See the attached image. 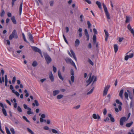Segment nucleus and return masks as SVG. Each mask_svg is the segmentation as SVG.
Segmentation results:
<instances>
[{"instance_id": "20", "label": "nucleus", "mask_w": 134, "mask_h": 134, "mask_svg": "<svg viewBox=\"0 0 134 134\" xmlns=\"http://www.w3.org/2000/svg\"><path fill=\"white\" fill-rule=\"evenodd\" d=\"M58 75L60 78L63 81L64 80V78L63 77L62 75L61 74L59 70L58 71Z\"/></svg>"}, {"instance_id": "62", "label": "nucleus", "mask_w": 134, "mask_h": 134, "mask_svg": "<svg viewBox=\"0 0 134 134\" xmlns=\"http://www.w3.org/2000/svg\"><path fill=\"white\" fill-rule=\"evenodd\" d=\"M65 30H66V32L67 33L68 32H69V28L68 27H65Z\"/></svg>"}, {"instance_id": "8", "label": "nucleus", "mask_w": 134, "mask_h": 134, "mask_svg": "<svg viewBox=\"0 0 134 134\" xmlns=\"http://www.w3.org/2000/svg\"><path fill=\"white\" fill-rule=\"evenodd\" d=\"M128 119L125 117H123L121 118L120 120V124L121 125H123V122L128 120Z\"/></svg>"}, {"instance_id": "52", "label": "nucleus", "mask_w": 134, "mask_h": 134, "mask_svg": "<svg viewBox=\"0 0 134 134\" xmlns=\"http://www.w3.org/2000/svg\"><path fill=\"white\" fill-rule=\"evenodd\" d=\"M53 70L54 72H55L57 71V69L54 66H53Z\"/></svg>"}, {"instance_id": "14", "label": "nucleus", "mask_w": 134, "mask_h": 134, "mask_svg": "<svg viewBox=\"0 0 134 134\" xmlns=\"http://www.w3.org/2000/svg\"><path fill=\"white\" fill-rule=\"evenodd\" d=\"M28 39L32 43L34 42V40L32 36L30 33H29L28 34Z\"/></svg>"}, {"instance_id": "21", "label": "nucleus", "mask_w": 134, "mask_h": 134, "mask_svg": "<svg viewBox=\"0 0 134 134\" xmlns=\"http://www.w3.org/2000/svg\"><path fill=\"white\" fill-rule=\"evenodd\" d=\"M126 20H125V23H129L131 19V18L130 16H126Z\"/></svg>"}, {"instance_id": "1", "label": "nucleus", "mask_w": 134, "mask_h": 134, "mask_svg": "<svg viewBox=\"0 0 134 134\" xmlns=\"http://www.w3.org/2000/svg\"><path fill=\"white\" fill-rule=\"evenodd\" d=\"M96 77L94 76H91V74L88 79L86 81L87 83H88V84L87 86L89 85L92 81L93 82L92 84V85H93L94 82L96 81Z\"/></svg>"}, {"instance_id": "7", "label": "nucleus", "mask_w": 134, "mask_h": 134, "mask_svg": "<svg viewBox=\"0 0 134 134\" xmlns=\"http://www.w3.org/2000/svg\"><path fill=\"white\" fill-rule=\"evenodd\" d=\"M110 87V86L108 85H107L105 86L103 92V96H105L107 94L108 91Z\"/></svg>"}, {"instance_id": "22", "label": "nucleus", "mask_w": 134, "mask_h": 134, "mask_svg": "<svg viewBox=\"0 0 134 134\" xmlns=\"http://www.w3.org/2000/svg\"><path fill=\"white\" fill-rule=\"evenodd\" d=\"M80 41L78 39L76 40L75 42V45L76 47L78 46L80 44Z\"/></svg>"}, {"instance_id": "26", "label": "nucleus", "mask_w": 134, "mask_h": 134, "mask_svg": "<svg viewBox=\"0 0 134 134\" xmlns=\"http://www.w3.org/2000/svg\"><path fill=\"white\" fill-rule=\"evenodd\" d=\"M108 116L110 118L111 121L112 122H114L115 121L114 118L113 117L112 115L110 114H108Z\"/></svg>"}, {"instance_id": "59", "label": "nucleus", "mask_w": 134, "mask_h": 134, "mask_svg": "<svg viewBox=\"0 0 134 134\" xmlns=\"http://www.w3.org/2000/svg\"><path fill=\"white\" fill-rule=\"evenodd\" d=\"M49 3L50 5L51 6H52L53 4V1H51Z\"/></svg>"}, {"instance_id": "2", "label": "nucleus", "mask_w": 134, "mask_h": 134, "mask_svg": "<svg viewBox=\"0 0 134 134\" xmlns=\"http://www.w3.org/2000/svg\"><path fill=\"white\" fill-rule=\"evenodd\" d=\"M102 4L104 10V11L105 12V14L106 15L107 19H110V14L108 10L107 7L106 5L104 3H103Z\"/></svg>"}, {"instance_id": "38", "label": "nucleus", "mask_w": 134, "mask_h": 134, "mask_svg": "<svg viewBox=\"0 0 134 134\" xmlns=\"http://www.w3.org/2000/svg\"><path fill=\"white\" fill-rule=\"evenodd\" d=\"M32 65L33 67H35L37 65V63L36 61H34L32 63Z\"/></svg>"}, {"instance_id": "16", "label": "nucleus", "mask_w": 134, "mask_h": 134, "mask_svg": "<svg viewBox=\"0 0 134 134\" xmlns=\"http://www.w3.org/2000/svg\"><path fill=\"white\" fill-rule=\"evenodd\" d=\"M92 117L95 119H97L98 120L100 118V116L98 114H93Z\"/></svg>"}, {"instance_id": "47", "label": "nucleus", "mask_w": 134, "mask_h": 134, "mask_svg": "<svg viewBox=\"0 0 134 134\" xmlns=\"http://www.w3.org/2000/svg\"><path fill=\"white\" fill-rule=\"evenodd\" d=\"M16 80V77L15 76H14L13 78V80H12V82L13 84L14 83L15 81Z\"/></svg>"}, {"instance_id": "45", "label": "nucleus", "mask_w": 134, "mask_h": 134, "mask_svg": "<svg viewBox=\"0 0 134 134\" xmlns=\"http://www.w3.org/2000/svg\"><path fill=\"white\" fill-rule=\"evenodd\" d=\"M23 118L24 120H25L26 121V122L29 123L30 122L27 119V118H26V117L25 116H23Z\"/></svg>"}, {"instance_id": "34", "label": "nucleus", "mask_w": 134, "mask_h": 134, "mask_svg": "<svg viewBox=\"0 0 134 134\" xmlns=\"http://www.w3.org/2000/svg\"><path fill=\"white\" fill-rule=\"evenodd\" d=\"M13 101L14 102V107L15 108H16L17 107V104L16 103V99L15 98H14L13 99Z\"/></svg>"}, {"instance_id": "43", "label": "nucleus", "mask_w": 134, "mask_h": 134, "mask_svg": "<svg viewBox=\"0 0 134 134\" xmlns=\"http://www.w3.org/2000/svg\"><path fill=\"white\" fill-rule=\"evenodd\" d=\"M74 75L71 76V81L72 83L74 82Z\"/></svg>"}, {"instance_id": "5", "label": "nucleus", "mask_w": 134, "mask_h": 134, "mask_svg": "<svg viewBox=\"0 0 134 134\" xmlns=\"http://www.w3.org/2000/svg\"><path fill=\"white\" fill-rule=\"evenodd\" d=\"M70 52L71 54L70 53V52L69 51H68V54L71 57H73V58L77 62V58L76 57L75 55V53L72 50V49H71L70 50Z\"/></svg>"}, {"instance_id": "24", "label": "nucleus", "mask_w": 134, "mask_h": 134, "mask_svg": "<svg viewBox=\"0 0 134 134\" xmlns=\"http://www.w3.org/2000/svg\"><path fill=\"white\" fill-rule=\"evenodd\" d=\"M96 3L98 5V7L100 9H102V8L101 6V3L100 2H99L98 1H97L96 2Z\"/></svg>"}, {"instance_id": "64", "label": "nucleus", "mask_w": 134, "mask_h": 134, "mask_svg": "<svg viewBox=\"0 0 134 134\" xmlns=\"http://www.w3.org/2000/svg\"><path fill=\"white\" fill-rule=\"evenodd\" d=\"M107 113V111L105 109H104V111L103 112V113L104 115H105Z\"/></svg>"}, {"instance_id": "17", "label": "nucleus", "mask_w": 134, "mask_h": 134, "mask_svg": "<svg viewBox=\"0 0 134 134\" xmlns=\"http://www.w3.org/2000/svg\"><path fill=\"white\" fill-rule=\"evenodd\" d=\"M85 35L86 36V37L87 38V41H88L89 40V36L87 30V29H85Z\"/></svg>"}, {"instance_id": "13", "label": "nucleus", "mask_w": 134, "mask_h": 134, "mask_svg": "<svg viewBox=\"0 0 134 134\" xmlns=\"http://www.w3.org/2000/svg\"><path fill=\"white\" fill-rule=\"evenodd\" d=\"M116 103L119 104V105L118 106V108L120 111L121 110V106L122 105V103L120 102L118 99H116Z\"/></svg>"}, {"instance_id": "18", "label": "nucleus", "mask_w": 134, "mask_h": 134, "mask_svg": "<svg viewBox=\"0 0 134 134\" xmlns=\"http://www.w3.org/2000/svg\"><path fill=\"white\" fill-rule=\"evenodd\" d=\"M60 92V91L59 90H55L53 91L52 94L53 96H55L59 94Z\"/></svg>"}, {"instance_id": "6", "label": "nucleus", "mask_w": 134, "mask_h": 134, "mask_svg": "<svg viewBox=\"0 0 134 134\" xmlns=\"http://www.w3.org/2000/svg\"><path fill=\"white\" fill-rule=\"evenodd\" d=\"M23 107L25 109H27L28 110V111L27 112V114L30 115L33 113V112L31 111V109L30 108L28 107L26 105L24 104Z\"/></svg>"}, {"instance_id": "60", "label": "nucleus", "mask_w": 134, "mask_h": 134, "mask_svg": "<svg viewBox=\"0 0 134 134\" xmlns=\"http://www.w3.org/2000/svg\"><path fill=\"white\" fill-rule=\"evenodd\" d=\"M17 0H12V6H13L14 5V2Z\"/></svg>"}, {"instance_id": "27", "label": "nucleus", "mask_w": 134, "mask_h": 134, "mask_svg": "<svg viewBox=\"0 0 134 134\" xmlns=\"http://www.w3.org/2000/svg\"><path fill=\"white\" fill-rule=\"evenodd\" d=\"M124 90H121L120 91L119 94V96L121 97V98L122 99L123 98L122 94L123 93Z\"/></svg>"}, {"instance_id": "50", "label": "nucleus", "mask_w": 134, "mask_h": 134, "mask_svg": "<svg viewBox=\"0 0 134 134\" xmlns=\"http://www.w3.org/2000/svg\"><path fill=\"white\" fill-rule=\"evenodd\" d=\"M10 130L12 134H15V131H14V129H13V128H11L10 129Z\"/></svg>"}, {"instance_id": "29", "label": "nucleus", "mask_w": 134, "mask_h": 134, "mask_svg": "<svg viewBox=\"0 0 134 134\" xmlns=\"http://www.w3.org/2000/svg\"><path fill=\"white\" fill-rule=\"evenodd\" d=\"M127 92L129 93V98L132 100V96L131 93L129 90H127Z\"/></svg>"}, {"instance_id": "3", "label": "nucleus", "mask_w": 134, "mask_h": 134, "mask_svg": "<svg viewBox=\"0 0 134 134\" xmlns=\"http://www.w3.org/2000/svg\"><path fill=\"white\" fill-rule=\"evenodd\" d=\"M18 36L17 34L16 31L14 30L12 32L11 34L10 35L9 38L10 40H11L13 38H17Z\"/></svg>"}, {"instance_id": "54", "label": "nucleus", "mask_w": 134, "mask_h": 134, "mask_svg": "<svg viewBox=\"0 0 134 134\" xmlns=\"http://www.w3.org/2000/svg\"><path fill=\"white\" fill-rule=\"evenodd\" d=\"M71 76L74 75V72L73 70L72 69L71 70Z\"/></svg>"}, {"instance_id": "25", "label": "nucleus", "mask_w": 134, "mask_h": 134, "mask_svg": "<svg viewBox=\"0 0 134 134\" xmlns=\"http://www.w3.org/2000/svg\"><path fill=\"white\" fill-rule=\"evenodd\" d=\"M63 97L64 96L63 95L60 94L57 95V96L56 98L58 100H59L63 98Z\"/></svg>"}, {"instance_id": "36", "label": "nucleus", "mask_w": 134, "mask_h": 134, "mask_svg": "<svg viewBox=\"0 0 134 134\" xmlns=\"http://www.w3.org/2000/svg\"><path fill=\"white\" fill-rule=\"evenodd\" d=\"M94 89V87H93L90 90V91H89L88 92H87L86 93L87 95H89L90 94H91L93 92Z\"/></svg>"}, {"instance_id": "58", "label": "nucleus", "mask_w": 134, "mask_h": 134, "mask_svg": "<svg viewBox=\"0 0 134 134\" xmlns=\"http://www.w3.org/2000/svg\"><path fill=\"white\" fill-rule=\"evenodd\" d=\"M93 32L95 34H97V30L96 29H95L94 28V29H93Z\"/></svg>"}, {"instance_id": "15", "label": "nucleus", "mask_w": 134, "mask_h": 134, "mask_svg": "<svg viewBox=\"0 0 134 134\" xmlns=\"http://www.w3.org/2000/svg\"><path fill=\"white\" fill-rule=\"evenodd\" d=\"M127 28L130 31L131 33L133 34V36L134 37V31L133 29L132 28L130 24H129L128 25Z\"/></svg>"}, {"instance_id": "46", "label": "nucleus", "mask_w": 134, "mask_h": 134, "mask_svg": "<svg viewBox=\"0 0 134 134\" xmlns=\"http://www.w3.org/2000/svg\"><path fill=\"white\" fill-rule=\"evenodd\" d=\"M17 110L19 112H21L22 111L21 109L19 106L18 107Z\"/></svg>"}, {"instance_id": "39", "label": "nucleus", "mask_w": 134, "mask_h": 134, "mask_svg": "<svg viewBox=\"0 0 134 134\" xmlns=\"http://www.w3.org/2000/svg\"><path fill=\"white\" fill-rule=\"evenodd\" d=\"M5 14V12L3 10H2L0 13V16L1 17H3Z\"/></svg>"}, {"instance_id": "23", "label": "nucleus", "mask_w": 134, "mask_h": 134, "mask_svg": "<svg viewBox=\"0 0 134 134\" xmlns=\"http://www.w3.org/2000/svg\"><path fill=\"white\" fill-rule=\"evenodd\" d=\"M8 82L7 76V75H5V85L6 86H9V85H7V83Z\"/></svg>"}, {"instance_id": "35", "label": "nucleus", "mask_w": 134, "mask_h": 134, "mask_svg": "<svg viewBox=\"0 0 134 134\" xmlns=\"http://www.w3.org/2000/svg\"><path fill=\"white\" fill-rule=\"evenodd\" d=\"M133 123V122L132 121H131V122L129 123H127L126 124V126L128 127H130L132 124Z\"/></svg>"}, {"instance_id": "19", "label": "nucleus", "mask_w": 134, "mask_h": 134, "mask_svg": "<svg viewBox=\"0 0 134 134\" xmlns=\"http://www.w3.org/2000/svg\"><path fill=\"white\" fill-rule=\"evenodd\" d=\"M49 77L52 81L53 82L54 81V77L52 73L51 72H50L49 75Z\"/></svg>"}, {"instance_id": "42", "label": "nucleus", "mask_w": 134, "mask_h": 134, "mask_svg": "<svg viewBox=\"0 0 134 134\" xmlns=\"http://www.w3.org/2000/svg\"><path fill=\"white\" fill-rule=\"evenodd\" d=\"M88 62L92 65H93L94 63L92 60L90 59H88Z\"/></svg>"}, {"instance_id": "49", "label": "nucleus", "mask_w": 134, "mask_h": 134, "mask_svg": "<svg viewBox=\"0 0 134 134\" xmlns=\"http://www.w3.org/2000/svg\"><path fill=\"white\" fill-rule=\"evenodd\" d=\"M87 24L88 25V28H90L91 26V24L90 22L88 21H87Z\"/></svg>"}, {"instance_id": "40", "label": "nucleus", "mask_w": 134, "mask_h": 134, "mask_svg": "<svg viewBox=\"0 0 134 134\" xmlns=\"http://www.w3.org/2000/svg\"><path fill=\"white\" fill-rule=\"evenodd\" d=\"M5 129L7 134H11L8 128L7 127H5Z\"/></svg>"}, {"instance_id": "61", "label": "nucleus", "mask_w": 134, "mask_h": 134, "mask_svg": "<svg viewBox=\"0 0 134 134\" xmlns=\"http://www.w3.org/2000/svg\"><path fill=\"white\" fill-rule=\"evenodd\" d=\"M45 117V115L44 114H42L41 115V118H44Z\"/></svg>"}, {"instance_id": "57", "label": "nucleus", "mask_w": 134, "mask_h": 134, "mask_svg": "<svg viewBox=\"0 0 134 134\" xmlns=\"http://www.w3.org/2000/svg\"><path fill=\"white\" fill-rule=\"evenodd\" d=\"M14 94L18 97H19L20 95V94L17 91H16L15 92V93H14Z\"/></svg>"}, {"instance_id": "56", "label": "nucleus", "mask_w": 134, "mask_h": 134, "mask_svg": "<svg viewBox=\"0 0 134 134\" xmlns=\"http://www.w3.org/2000/svg\"><path fill=\"white\" fill-rule=\"evenodd\" d=\"M85 1L87 2L89 4H91V2L90 0H85Z\"/></svg>"}, {"instance_id": "4", "label": "nucleus", "mask_w": 134, "mask_h": 134, "mask_svg": "<svg viewBox=\"0 0 134 134\" xmlns=\"http://www.w3.org/2000/svg\"><path fill=\"white\" fill-rule=\"evenodd\" d=\"M65 60L67 63L70 64L75 67L76 69H77V68L75 63L71 59L67 58L65 59Z\"/></svg>"}, {"instance_id": "12", "label": "nucleus", "mask_w": 134, "mask_h": 134, "mask_svg": "<svg viewBox=\"0 0 134 134\" xmlns=\"http://www.w3.org/2000/svg\"><path fill=\"white\" fill-rule=\"evenodd\" d=\"M0 106L3 108L2 111L4 115L5 116L7 115V113L6 110L4 108V107L3 104L2 103H0Z\"/></svg>"}, {"instance_id": "31", "label": "nucleus", "mask_w": 134, "mask_h": 134, "mask_svg": "<svg viewBox=\"0 0 134 134\" xmlns=\"http://www.w3.org/2000/svg\"><path fill=\"white\" fill-rule=\"evenodd\" d=\"M35 103H33L32 104L33 106H35L36 105L37 106H38L39 105L38 103L37 100H35L34 101Z\"/></svg>"}, {"instance_id": "10", "label": "nucleus", "mask_w": 134, "mask_h": 134, "mask_svg": "<svg viewBox=\"0 0 134 134\" xmlns=\"http://www.w3.org/2000/svg\"><path fill=\"white\" fill-rule=\"evenodd\" d=\"M45 59L48 63L50 62L51 61V59L49 56L47 54L44 55Z\"/></svg>"}, {"instance_id": "48", "label": "nucleus", "mask_w": 134, "mask_h": 134, "mask_svg": "<svg viewBox=\"0 0 134 134\" xmlns=\"http://www.w3.org/2000/svg\"><path fill=\"white\" fill-rule=\"evenodd\" d=\"M2 81L1 78L0 77V83H2V82H4V77H2Z\"/></svg>"}, {"instance_id": "28", "label": "nucleus", "mask_w": 134, "mask_h": 134, "mask_svg": "<svg viewBox=\"0 0 134 134\" xmlns=\"http://www.w3.org/2000/svg\"><path fill=\"white\" fill-rule=\"evenodd\" d=\"M11 20L14 24H16V22L14 16H13L11 18Z\"/></svg>"}, {"instance_id": "51", "label": "nucleus", "mask_w": 134, "mask_h": 134, "mask_svg": "<svg viewBox=\"0 0 134 134\" xmlns=\"http://www.w3.org/2000/svg\"><path fill=\"white\" fill-rule=\"evenodd\" d=\"M104 31L105 35V36H108L109 34L107 31L105 30H104Z\"/></svg>"}, {"instance_id": "30", "label": "nucleus", "mask_w": 134, "mask_h": 134, "mask_svg": "<svg viewBox=\"0 0 134 134\" xmlns=\"http://www.w3.org/2000/svg\"><path fill=\"white\" fill-rule=\"evenodd\" d=\"M124 96L125 99L127 100H129L128 96H129V93L128 92H125L124 93Z\"/></svg>"}, {"instance_id": "41", "label": "nucleus", "mask_w": 134, "mask_h": 134, "mask_svg": "<svg viewBox=\"0 0 134 134\" xmlns=\"http://www.w3.org/2000/svg\"><path fill=\"white\" fill-rule=\"evenodd\" d=\"M28 131L31 134H35L29 128H27Z\"/></svg>"}, {"instance_id": "33", "label": "nucleus", "mask_w": 134, "mask_h": 134, "mask_svg": "<svg viewBox=\"0 0 134 134\" xmlns=\"http://www.w3.org/2000/svg\"><path fill=\"white\" fill-rule=\"evenodd\" d=\"M22 2L20 4V7H19V12H20V15H21L22 12Z\"/></svg>"}, {"instance_id": "53", "label": "nucleus", "mask_w": 134, "mask_h": 134, "mask_svg": "<svg viewBox=\"0 0 134 134\" xmlns=\"http://www.w3.org/2000/svg\"><path fill=\"white\" fill-rule=\"evenodd\" d=\"M124 39V38L123 37H119V42H122V41Z\"/></svg>"}, {"instance_id": "37", "label": "nucleus", "mask_w": 134, "mask_h": 134, "mask_svg": "<svg viewBox=\"0 0 134 134\" xmlns=\"http://www.w3.org/2000/svg\"><path fill=\"white\" fill-rule=\"evenodd\" d=\"M96 36L95 35H94L93 38V42L94 44H95L96 43Z\"/></svg>"}, {"instance_id": "9", "label": "nucleus", "mask_w": 134, "mask_h": 134, "mask_svg": "<svg viewBox=\"0 0 134 134\" xmlns=\"http://www.w3.org/2000/svg\"><path fill=\"white\" fill-rule=\"evenodd\" d=\"M31 48L35 52L39 53L41 55V56H42L41 51L40 49L35 46H32Z\"/></svg>"}, {"instance_id": "11", "label": "nucleus", "mask_w": 134, "mask_h": 134, "mask_svg": "<svg viewBox=\"0 0 134 134\" xmlns=\"http://www.w3.org/2000/svg\"><path fill=\"white\" fill-rule=\"evenodd\" d=\"M133 53H130L128 55H127L125 57V60H127L129 58H132L133 56Z\"/></svg>"}, {"instance_id": "44", "label": "nucleus", "mask_w": 134, "mask_h": 134, "mask_svg": "<svg viewBox=\"0 0 134 134\" xmlns=\"http://www.w3.org/2000/svg\"><path fill=\"white\" fill-rule=\"evenodd\" d=\"M51 131H52V132L53 133H55V134L57 133L58 132V131L57 130H56L54 129H51Z\"/></svg>"}, {"instance_id": "55", "label": "nucleus", "mask_w": 134, "mask_h": 134, "mask_svg": "<svg viewBox=\"0 0 134 134\" xmlns=\"http://www.w3.org/2000/svg\"><path fill=\"white\" fill-rule=\"evenodd\" d=\"M63 38H64V39L66 43H67L68 44V41H67V40H66L64 35V34H63Z\"/></svg>"}, {"instance_id": "32", "label": "nucleus", "mask_w": 134, "mask_h": 134, "mask_svg": "<svg viewBox=\"0 0 134 134\" xmlns=\"http://www.w3.org/2000/svg\"><path fill=\"white\" fill-rule=\"evenodd\" d=\"M114 51L115 53H116L118 49V46L116 44H114Z\"/></svg>"}, {"instance_id": "63", "label": "nucleus", "mask_w": 134, "mask_h": 134, "mask_svg": "<svg viewBox=\"0 0 134 134\" xmlns=\"http://www.w3.org/2000/svg\"><path fill=\"white\" fill-rule=\"evenodd\" d=\"M6 101L7 102V103H8L9 104V105H10V106L11 105V104L9 100H6Z\"/></svg>"}]
</instances>
